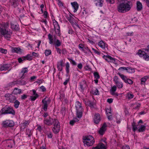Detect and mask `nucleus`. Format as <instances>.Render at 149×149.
Returning <instances> with one entry per match:
<instances>
[{"label":"nucleus","instance_id":"obj_20","mask_svg":"<svg viewBox=\"0 0 149 149\" xmlns=\"http://www.w3.org/2000/svg\"><path fill=\"white\" fill-rule=\"evenodd\" d=\"M98 45L102 49H107V45L102 41H101L98 43Z\"/></svg>","mask_w":149,"mask_h":149},{"label":"nucleus","instance_id":"obj_38","mask_svg":"<svg viewBox=\"0 0 149 149\" xmlns=\"http://www.w3.org/2000/svg\"><path fill=\"white\" fill-rule=\"evenodd\" d=\"M127 71L129 73H133L135 72V70L133 68L127 67Z\"/></svg>","mask_w":149,"mask_h":149},{"label":"nucleus","instance_id":"obj_11","mask_svg":"<svg viewBox=\"0 0 149 149\" xmlns=\"http://www.w3.org/2000/svg\"><path fill=\"white\" fill-rule=\"evenodd\" d=\"M137 54H138L140 57H143L146 60L148 61L149 60V56L147 55L146 54L145 52L142 51L141 49L138 50V52Z\"/></svg>","mask_w":149,"mask_h":149},{"label":"nucleus","instance_id":"obj_46","mask_svg":"<svg viewBox=\"0 0 149 149\" xmlns=\"http://www.w3.org/2000/svg\"><path fill=\"white\" fill-rule=\"evenodd\" d=\"M26 59L29 61H31L32 59V56L29 54L25 56Z\"/></svg>","mask_w":149,"mask_h":149},{"label":"nucleus","instance_id":"obj_14","mask_svg":"<svg viewBox=\"0 0 149 149\" xmlns=\"http://www.w3.org/2000/svg\"><path fill=\"white\" fill-rule=\"evenodd\" d=\"M107 125L106 123H104L98 131L99 134L101 135H103L106 130Z\"/></svg>","mask_w":149,"mask_h":149},{"label":"nucleus","instance_id":"obj_6","mask_svg":"<svg viewBox=\"0 0 149 149\" xmlns=\"http://www.w3.org/2000/svg\"><path fill=\"white\" fill-rule=\"evenodd\" d=\"M50 99L49 98H47V97H45L42 100V102L43 104L42 108L45 111H47L48 105L50 103Z\"/></svg>","mask_w":149,"mask_h":149},{"label":"nucleus","instance_id":"obj_8","mask_svg":"<svg viewBox=\"0 0 149 149\" xmlns=\"http://www.w3.org/2000/svg\"><path fill=\"white\" fill-rule=\"evenodd\" d=\"M118 74L120 76L122 79L126 83L130 84H131L133 83V81L131 79L127 78L126 76L119 72L118 73Z\"/></svg>","mask_w":149,"mask_h":149},{"label":"nucleus","instance_id":"obj_29","mask_svg":"<svg viewBox=\"0 0 149 149\" xmlns=\"http://www.w3.org/2000/svg\"><path fill=\"white\" fill-rule=\"evenodd\" d=\"M108 62H111L114 63L115 62L116 60L110 56L107 55V57L105 60Z\"/></svg>","mask_w":149,"mask_h":149},{"label":"nucleus","instance_id":"obj_23","mask_svg":"<svg viewBox=\"0 0 149 149\" xmlns=\"http://www.w3.org/2000/svg\"><path fill=\"white\" fill-rule=\"evenodd\" d=\"M10 66V65L8 64H5L2 65L0 68L1 71L6 70L8 69Z\"/></svg>","mask_w":149,"mask_h":149},{"label":"nucleus","instance_id":"obj_9","mask_svg":"<svg viewBox=\"0 0 149 149\" xmlns=\"http://www.w3.org/2000/svg\"><path fill=\"white\" fill-rule=\"evenodd\" d=\"M4 96L6 100L10 102H14L16 99L15 97L12 94L6 93L5 95Z\"/></svg>","mask_w":149,"mask_h":149},{"label":"nucleus","instance_id":"obj_62","mask_svg":"<svg viewBox=\"0 0 149 149\" xmlns=\"http://www.w3.org/2000/svg\"><path fill=\"white\" fill-rule=\"evenodd\" d=\"M113 99L112 98H109L107 100V102L110 104L112 102Z\"/></svg>","mask_w":149,"mask_h":149},{"label":"nucleus","instance_id":"obj_13","mask_svg":"<svg viewBox=\"0 0 149 149\" xmlns=\"http://www.w3.org/2000/svg\"><path fill=\"white\" fill-rule=\"evenodd\" d=\"M3 126L5 127H12L14 125L13 122L12 120H6L3 122Z\"/></svg>","mask_w":149,"mask_h":149},{"label":"nucleus","instance_id":"obj_25","mask_svg":"<svg viewBox=\"0 0 149 149\" xmlns=\"http://www.w3.org/2000/svg\"><path fill=\"white\" fill-rule=\"evenodd\" d=\"M27 72L28 70L27 68H25L23 69L20 73V74L22 75L21 78L22 79H24L25 77V75L24 74L25 73H26Z\"/></svg>","mask_w":149,"mask_h":149},{"label":"nucleus","instance_id":"obj_42","mask_svg":"<svg viewBox=\"0 0 149 149\" xmlns=\"http://www.w3.org/2000/svg\"><path fill=\"white\" fill-rule=\"evenodd\" d=\"M66 67V72L67 74H68L69 73V68L70 65L69 63L67 62L66 63L65 65Z\"/></svg>","mask_w":149,"mask_h":149},{"label":"nucleus","instance_id":"obj_32","mask_svg":"<svg viewBox=\"0 0 149 149\" xmlns=\"http://www.w3.org/2000/svg\"><path fill=\"white\" fill-rule=\"evenodd\" d=\"M100 149H106V145L102 143H100L97 145Z\"/></svg>","mask_w":149,"mask_h":149},{"label":"nucleus","instance_id":"obj_2","mask_svg":"<svg viewBox=\"0 0 149 149\" xmlns=\"http://www.w3.org/2000/svg\"><path fill=\"white\" fill-rule=\"evenodd\" d=\"M83 140L84 145H86L88 146H92L95 142L94 139L91 135L83 137Z\"/></svg>","mask_w":149,"mask_h":149},{"label":"nucleus","instance_id":"obj_54","mask_svg":"<svg viewBox=\"0 0 149 149\" xmlns=\"http://www.w3.org/2000/svg\"><path fill=\"white\" fill-rule=\"evenodd\" d=\"M26 134L29 137L31 136V131L29 129H27L26 130Z\"/></svg>","mask_w":149,"mask_h":149},{"label":"nucleus","instance_id":"obj_59","mask_svg":"<svg viewBox=\"0 0 149 149\" xmlns=\"http://www.w3.org/2000/svg\"><path fill=\"white\" fill-rule=\"evenodd\" d=\"M27 97V96L25 94H24L21 96V99L22 100H24Z\"/></svg>","mask_w":149,"mask_h":149},{"label":"nucleus","instance_id":"obj_45","mask_svg":"<svg viewBox=\"0 0 149 149\" xmlns=\"http://www.w3.org/2000/svg\"><path fill=\"white\" fill-rule=\"evenodd\" d=\"M132 125L133 127V131L135 132L137 128V125H135L134 123H132Z\"/></svg>","mask_w":149,"mask_h":149},{"label":"nucleus","instance_id":"obj_48","mask_svg":"<svg viewBox=\"0 0 149 149\" xmlns=\"http://www.w3.org/2000/svg\"><path fill=\"white\" fill-rule=\"evenodd\" d=\"M46 135L49 138H52L53 136V135L51 132H48L46 133Z\"/></svg>","mask_w":149,"mask_h":149},{"label":"nucleus","instance_id":"obj_7","mask_svg":"<svg viewBox=\"0 0 149 149\" xmlns=\"http://www.w3.org/2000/svg\"><path fill=\"white\" fill-rule=\"evenodd\" d=\"M54 123L53 124L54 127L52 128V131L55 133L56 134L59 131L60 125L58 120H55Z\"/></svg>","mask_w":149,"mask_h":149},{"label":"nucleus","instance_id":"obj_4","mask_svg":"<svg viewBox=\"0 0 149 149\" xmlns=\"http://www.w3.org/2000/svg\"><path fill=\"white\" fill-rule=\"evenodd\" d=\"M76 109V115L77 118H80L82 116L83 109L81 106V104L79 101H77L75 105Z\"/></svg>","mask_w":149,"mask_h":149},{"label":"nucleus","instance_id":"obj_5","mask_svg":"<svg viewBox=\"0 0 149 149\" xmlns=\"http://www.w3.org/2000/svg\"><path fill=\"white\" fill-rule=\"evenodd\" d=\"M0 33L1 35L3 36L6 38H9L12 34V32L8 30L5 27H0Z\"/></svg>","mask_w":149,"mask_h":149},{"label":"nucleus","instance_id":"obj_52","mask_svg":"<svg viewBox=\"0 0 149 149\" xmlns=\"http://www.w3.org/2000/svg\"><path fill=\"white\" fill-rule=\"evenodd\" d=\"M68 59L73 65H77L76 63L73 60L70 58H68Z\"/></svg>","mask_w":149,"mask_h":149},{"label":"nucleus","instance_id":"obj_15","mask_svg":"<svg viewBox=\"0 0 149 149\" xmlns=\"http://www.w3.org/2000/svg\"><path fill=\"white\" fill-rule=\"evenodd\" d=\"M9 3L10 5L13 8H16L19 4L17 0H9Z\"/></svg>","mask_w":149,"mask_h":149},{"label":"nucleus","instance_id":"obj_26","mask_svg":"<svg viewBox=\"0 0 149 149\" xmlns=\"http://www.w3.org/2000/svg\"><path fill=\"white\" fill-rule=\"evenodd\" d=\"M71 4L74 9V12H76L79 7L78 4L76 2L71 3Z\"/></svg>","mask_w":149,"mask_h":149},{"label":"nucleus","instance_id":"obj_63","mask_svg":"<svg viewBox=\"0 0 149 149\" xmlns=\"http://www.w3.org/2000/svg\"><path fill=\"white\" fill-rule=\"evenodd\" d=\"M48 15V13L46 11H45L43 15L44 16V17L45 18H46L47 17Z\"/></svg>","mask_w":149,"mask_h":149},{"label":"nucleus","instance_id":"obj_47","mask_svg":"<svg viewBox=\"0 0 149 149\" xmlns=\"http://www.w3.org/2000/svg\"><path fill=\"white\" fill-rule=\"evenodd\" d=\"M93 74L95 77V78L96 79H99L100 78V76L98 73L97 72H95Z\"/></svg>","mask_w":149,"mask_h":149},{"label":"nucleus","instance_id":"obj_40","mask_svg":"<svg viewBox=\"0 0 149 149\" xmlns=\"http://www.w3.org/2000/svg\"><path fill=\"white\" fill-rule=\"evenodd\" d=\"M55 40H56V43L55 44V47H58L61 46V43L60 41L58 39H56Z\"/></svg>","mask_w":149,"mask_h":149},{"label":"nucleus","instance_id":"obj_56","mask_svg":"<svg viewBox=\"0 0 149 149\" xmlns=\"http://www.w3.org/2000/svg\"><path fill=\"white\" fill-rule=\"evenodd\" d=\"M56 50V51L58 53L61 54V53L62 51L59 48L57 47H55Z\"/></svg>","mask_w":149,"mask_h":149},{"label":"nucleus","instance_id":"obj_58","mask_svg":"<svg viewBox=\"0 0 149 149\" xmlns=\"http://www.w3.org/2000/svg\"><path fill=\"white\" fill-rule=\"evenodd\" d=\"M92 49L96 54L98 55H100V52L97 51L96 50L93 48H92Z\"/></svg>","mask_w":149,"mask_h":149},{"label":"nucleus","instance_id":"obj_22","mask_svg":"<svg viewBox=\"0 0 149 149\" xmlns=\"http://www.w3.org/2000/svg\"><path fill=\"white\" fill-rule=\"evenodd\" d=\"M11 51L13 53H20L22 52L21 49L19 47H12L11 48Z\"/></svg>","mask_w":149,"mask_h":149},{"label":"nucleus","instance_id":"obj_43","mask_svg":"<svg viewBox=\"0 0 149 149\" xmlns=\"http://www.w3.org/2000/svg\"><path fill=\"white\" fill-rule=\"evenodd\" d=\"M14 102V107L16 108H17L20 104V102L17 100H16Z\"/></svg>","mask_w":149,"mask_h":149},{"label":"nucleus","instance_id":"obj_12","mask_svg":"<svg viewBox=\"0 0 149 149\" xmlns=\"http://www.w3.org/2000/svg\"><path fill=\"white\" fill-rule=\"evenodd\" d=\"M113 81L115 82L116 87L119 88H122L123 86V83L119 81V78L117 76H115L113 79Z\"/></svg>","mask_w":149,"mask_h":149},{"label":"nucleus","instance_id":"obj_51","mask_svg":"<svg viewBox=\"0 0 149 149\" xmlns=\"http://www.w3.org/2000/svg\"><path fill=\"white\" fill-rule=\"evenodd\" d=\"M127 97L128 99H130L133 97L134 95L133 94L128 93L127 94Z\"/></svg>","mask_w":149,"mask_h":149},{"label":"nucleus","instance_id":"obj_44","mask_svg":"<svg viewBox=\"0 0 149 149\" xmlns=\"http://www.w3.org/2000/svg\"><path fill=\"white\" fill-rule=\"evenodd\" d=\"M92 93L95 95H99V91L97 88H95V90L92 91Z\"/></svg>","mask_w":149,"mask_h":149},{"label":"nucleus","instance_id":"obj_31","mask_svg":"<svg viewBox=\"0 0 149 149\" xmlns=\"http://www.w3.org/2000/svg\"><path fill=\"white\" fill-rule=\"evenodd\" d=\"M149 77L148 76H145L144 77L142 78L141 79V84L145 85V83L147 79H148Z\"/></svg>","mask_w":149,"mask_h":149},{"label":"nucleus","instance_id":"obj_19","mask_svg":"<svg viewBox=\"0 0 149 149\" xmlns=\"http://www.w3.org/2000/svg\"><path fill=\"white\" fill-rule=\"evenodd\" d=\"M6 141L7 143V146L8 147L11 148L13 147V144H15V141L14 140L11 139H7L6 140Z\"/></svg>","mask_w":149,"mask_h":149},{"label":"nucleus","instance_id":"obj_41","mask_svg":"<svg viewBox=\"0 0 149 149\" xmlns=\"http://www.w3.org/2000/svg\"><path fill=\"white\" fill-rule=\"evenodd\" d=\"M52 52L50 50L46 49L45 50V54L46 56H47L51 54Z\"/></svg>","mask_w":149,"mask_h":149},{"label":"nucleus","instance_id":"obj_16","mask_svg":"<svg viewBox=\"0 0 149 149\" xmlns=\"http://www.w3.org/2000/svg\"><path fill=\"white\" fill-rule=\"evenodd\" d=\"M101 120L100 114L99 113L95 114L94 118V123L96 124H97Z\"/></svg>","mask_w":149,"mask_h":149},{"label":"nucleus","instance_id":"obj_57","mask_svg":"<svg viewBox=\"0 0 149 149\" xmlns=\"http://www.w3.org/2000/svg\"><path fill=\"white\" fill-rule=\"evenodd\" d=\"M106 1L107 3L110 4H113L115 2L114 0H106Z\"/></svg>","mask_w":149,"mask_h":149},{"label":"nucleus","instance_id":"obj_24","mask_svg":"<svg viewBox=\"0 0 149 149\" xmlns=\"http://www.w3.org/2000/svg\"><path fill=\"white\" fill-rule=\"evenodd\" d=\"M80 86L81 91H83L86 86V84L85 81H83L80 83Z\"/></svg>","mask_w":149,"mask_h":149},{"label":"nucleus","instance_id":"obj_49","mask_svg":"<svg viewBox=\"0 0 149 149\" xmlns=\"http://www.w3.org/2000/svg\"><path fill=\"white\" fill-rule=\"evenodd\" d=\"M38 97V95H36V96H31L30 99L32 101H34Z\"/></svg>","mask_w":149,"mask_h":149},{"label":"nucleus","instance_id":"obj_30","mask_svg":"<svg viewBox=\"0 0 149 149\" xmlns=\"http://www.w3.org/2000/svg\"><path fill=\"white\" fill-rule=\"evenodd\" d=\"M21 92L22 90L21 89L15 88H14L13 93L17 95V94H20L21 93Z\"/></svg>","mask_w":149,"mask_h":149},{"label":"nucleus","instance_id":"obj_35","mask_svg":"<svg viewBox=\"0 0 149 149\" xmlns=\"http://www.w3.org/2000/svg\"><path fill=\"white\" fill-rule=\"evenodd\" d=\"M17 84L20 85H22L26 84V82L25 81L22 79L17 81Z\"/></svg>","mask_w":149,"mask_h":149},{"label":"nucleus","instance_id":"obj_18","mask_svg":"<svg viewBox=\"0 0 149 149\" xmlns=\"http://www.w3.org/2000/svg\"><path fill=\"white\" fill-rule=\"evenodd\" d=\"M48 37L49 40V43L52 45L54 43V40L55 41L56 39V36H54L53 38L52 35L49 33L48 35Z\"/></svg>","mask_w":149,"mask_h":149},{"label":"nucleus","instance_id":"obj_61","mask_svg":"<svg viewBox=\"0 0 149 149\" xmlns=\"http://www.w3.org/2000/svg\"><path fill=\"white\" fill-rule=\"evenodd\" d=\"M127 67H120L119 68L118 70H121L122 69L123 70H126L127 71Z\"/></svg>","mask_w":149,"mask_h":149},{"label":"nucleus","instance_id":"obj_50","mask_svg":"<svg viewBox=\"0 0 149 149\" xmlns=\"http://www.w3.org/2000/svg\"><path fill=\"white\" fill-rule=\"evenodd\" d=\"M116 86L115 85L113 86L111 88V89L110 90V91L111 92V93L112 92H115L116 90Z\"/></svg>","mask_w":149,"mask_h":149},{"label":"nucleus","instance_id":"obj_3","mask_svg":"<svg viewBox=\"0 0 149 149\" xmlns=\"http://www.w3.org/2000/svg\"><path fill=\"white\" fill-rule=\"evenodd\" d=\"M11 114L13 115L15 114V112L13 108L11 107L5 106L2 108L0 111L1 115L6 114Z\"/></svg>","mask_w":149,"mask_h":149},{"label":"nucleus","instance_id":"obj_28","mask_svg":"<svg viewBox=\"0 0 149 149\" xmlns=\"http://www.w3.org/2000/svg\"><path fill=\"white\" fill-rule=\"evenodd\" d=\"M137 10L138 11L141 10L143 8L142 5L139 1H138L136 3Z\"/></svg>","mask_w":149,"mask_h":149},{"label":"nucleus","instance_id":"obj_10","mask_svg":"<svg viewBox=\"0 0 149 149\" xmlns=\"http://www.w3.org/2000/svg\"><path fill=\"white\" fill-rule=\"evenodd\" d=\"M56 120H58L49 117V118L45 119L44 120V123L45 124L50 126L53 125L55 123L54 121Z\"/></svg>","mask_w":149,"mask_h":149},{"label":"nucleus","instance_id":"obj_36","mask_svg":"<svg viewBox=\"0 0 149 149\" xmlns=\"http://www.w3.org/2000/svg\"><path fill=\"white\" fill-rule=\"evenodd\" d=\"M146 128V126L142 125H141V127L139 128L138 131L139 132H143L145 130Z\"/></svg>","mask_w":149,"mask_h":149},{"label":"nucleus","instance_id":"obj_21","mask_svg":"<svg viewBox=\"0 0 149 149\" xmlns=\"http://www.w3.org/2000/svg\"><path fill=\"white\" fill-rule=\"evenodd\" d=\"M63 60H61L58 62L57 64V68L58 70L61 71L63 70Z\"/></svg>","mask_w":149,"mask_h":149},{"label":"nucleus","instance_id":"obj_64","mask_svg":"<svg viewBox=\"0 0 149 149\" xmlns=\"http://www.w3.org/2000/svg\"><path fill=\"white\" fill-rule=\"evenodd\" d=\"M123 149H130V148L129 146L125 145L123 146Z\"/></svg>","mask_w":149,"mask_h":149},{"label":"nucleus","instance_id":"obj_53","mask_svg":"<svg viewBox=\"0 0 149 149\" xmlns=\"http://www.w3.org/2000/svg\"><path fill=\"white\" fill-rule=\"evenodd\" d=\"M0 52L6 54L7 53V50L4 49L2 48H0Z\"/></svg>","mask_w":149,"mask_h":149},{"label":"nucleus","instance_id":"obj_34","mask_svg":"<svg viewBox=\"0 0 149 149\" xmlns=\"http://www.w3.org/2000/svg\"><path fill=\"white\" fill-rule=\"evenodd\" d=\"M29 123L30 122L29 120H25L23 123L21 124V126L22 127H24V128H25L29 124Z\"/></svg>","mask_w":149,"mask_h":149},{"label":"nucleus","instance_id":"obj_1","mask_svg":"<svg viewBox=\"0 0 149 149\" xmlns=\"http://www.w3.org/2000/svg\"><path fill=\"white\" fill-rule=\"evenodd\" d=\"M117 7L118 11L120 13H125L129 11L132 7L130 2L125 0H118Z\"/></svg>","mask_w":149,"mask_h":149},{"label":"nucleus","instance_id":"obj_33","mask_svg":"<svg viewBox=\"0 0 149 149\" xmlns=\"http://www.w3.org/2000/svg\"><path fill=\"white\" fill-rule=\"evenodd\" d=\"M116 123L118 124L120 123L121 120V116L119 115H117L116 116Z\"/></svg>","mask_w":149,"mask_h":149},{"label":"nucleus","instance_id":"obj_55","mask_svg":"<svg viewBox=\"0 0 149 149\" xmlns=\"http://www.w3.org/2000/svg\"><path fill=\"white\" fill-rule=\"evenodd\" d=\"M106 112L107 113V115L109 114H112V113L111 112V110L109 109H106Z\"/></svg>","mask_w":149,"mask_h":149},{"label":"nucleus","instance_id":"obj_17","mask_svg":"<svg viewBox=\"0 0 149 149\" xmlns=\"http://www.w3.org/2000/svg\"><path fill=\"white\" fill-rule=\"evenodd\" d=\"M54 29L56 34L60 36V27L58 23H56L54 24Z\"/></svg>","mask_w":149,"mask_h":149},{"label":"nucleus","instance_id":"obj_37","mask_svg":"<svg viewBox=\"0 0 149 149\" xmlns=\"http://www.w3.org/2000/svg\"><path fill=\"white\" fill-rule=\"evenodd\" d=\"M86 105L91 107H93L94 104V103L93 102H91L89 100H88L86 101Z\"/></svg>","mask_w":149,"mask_h":149},{"label":"nucleus","instance_id":"obj_60","mask_svg":"<svg viewBox=\"0 0 149 149\" xmlns=\"http://www.w3.org/2000/svg\"><path fill=\"white\" fill-rule=\"evenodd\" d=\"M58 4L59 6L61 7L63 6V3L59 0H58Z\"/></svg>","mask_w":149,"mask_h":149},{"label":"nucleus","instance_id":"obj_39","mask_svg":"<svg viewBox=\"0 0 149 149\" xmlns=\"http://www.w3.org/2000/svg\"><path fill=\"white\" fill-rule=\"evenodd\" d=\"M104 2L103 0H99L97 3H96V5L100 7H102Z\"/></svg>","mask_w":149,"mask_h":149},{"label":"nucleus","instance_id":"obj_27","mask_svg":"<svg viewBox=\"0 0 149 149\" xmlns=\"http://www.w3.org/2000/svg\"><path fill=\"white\" fill-rule=\"evenodd\" d=\"M11 26L12 29L15 30H18L19 29V25L17 23H11Z\"/></svg>","mask_w":149,"mask_h":149}]
</instances>
